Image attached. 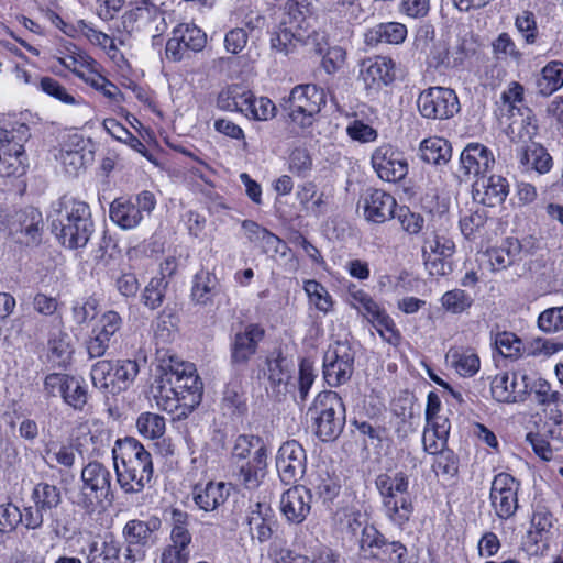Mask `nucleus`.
I'll return each instance as SVG.
<instances>
[{
	"label": "nucleus",
	"instance_id": "obj_1",
	"mask_svg": "<svg viewBox=\"0 0 563 563\" xmlns=\"http://www.w3.org/2000/svg\"><path fill=\"white\" fill-rule=\"evenodd\" d=\"M48 219L52 232L69 249L86 246L93 232L89 205L71 196H63L54 202Z\"/></svg>",
	"mask_w": 563,
	"mask_h": 563
},
{
	"label": "nucleus",
	"instance_id": "obj_2",
	"mask_svg": "<svg viewBox=\"0 0 563 563\" xmlns=\"http://www.w3.org/2000/svg\"><path fill=\"white\" fill-rule=\"evenodd\" d=\"M112 457L117 482L125 493H140L151 482L152 456L136 439H118L112 448Z\"/></svg>",
	"mask_w": 563,
	"mask_h": 563
},
{
	"label": "nucleus",
	"instance_id": "obj_3",
	"mask_svg": "<svg viewBox=\"0 0 563 563\" xmlns=\"http://www.w3.org/2000/svg\"><path fill=\"white\" fill-rule=\"evenodd\" d=\"M376 487L383 499L384 514L395 525L402 527L413 511L412 500L408 492L409 477L404 472L380 474L376 478Z\"/></svg>",
	"mask_w": 563,
	"mask_h": 563
},
{
	"label": "nucleus",
	"instance_id": "obj_4",
	"mask_svg": "<svg viewBox=\"0 0 563 563\" xmlns=\"http://www.w3.org/2000/svg\"><path fill=\"white\" fill-rule=\"evenodd\" d=\"M80 478L81 486L73 503L85 517H90L111 495L112 474L104 464L91 461L82 467Z\"/></svg>",
	"mask_w": 563,
	"mask_h": 563
},
{
	"label": "nucleus",
	"instance_id": "obj_5",
	"mask_svg": "<svg viewBox=\"0 0 563 563\" xmlns=\"http://www.w3.org/2000/svg\"><path fill=\"white\" fill-rule=\"evenodd\" d=\"M313 420L314 434L323 442L335 440L345 424V407L332 390L320 393L308 409Z\"/></svg>",
	"mask_w": 563,
	"mask_h": 563
},
{
	"label": "nucleus",
	"instance_id": "obj_6",
	"mask_svg": "<svg viewBox=\"0 0 563 563\" xmlns=\"http://www.w3.org/2000/svg\"><path fill=\"white\" fill-rule=\"evenodd\" d=\"M325 103V92L322 88L314 84H302L291 89L282 106L294 124L308 129L314 123L317 114Z\"/></svg>",
	"mask_w": 563,
	"mask_h": 563
},
{
	"label": "nucleus",
	"instance_id": "obj_7",
	"mask_svg": "<svg viewBox=\"0 0 563 563\" xmlns=\"http://www.w3.org/2000/svg\"><path fill=\"white\" fill-rule=\"evenodd\" d=\"M30 136V128L25 123H15L10 129L0 128L1 176H21L25 173L27 157L24 143Z\"/></svg>",
	"mask_w": 563,
	"mask_h": 563
},
{
	"label": "nucleus",
	"instance_id": "obj_8",
	"mask_svg": "<svg viewBox=\"0 0 563 563\" xmlns=\"http://www.w3.org/2000/svg\"><path fill=\"white\" fill-rule=\"evenodd\" d=\"M455 243L445 229L428 227L423 235L422 256L431 275L445 276L452 272L451 257Z\"/></svg>",
	"mask_w": 563,
	"mask_h": 563
},
{
	"label": "nucleus",
	"instance_id": "obj_9",
	"mask_svg": "<svg viewBox=\"0 0 563 563\" xmlns=\"http://www.w3.org/2000/svg\"><path fill=\"white\" fill-rule=\"evenodd\" d=\"M168 376V383L172 384L183 399V411L179 420L188 417L190 412L201 402L203 384L197 374L192 363L181 362L169 365L164 369Z\"/></svg>",
	"mask_w": 563,
	"mask_h": 563
},
{
	"label": "nucleus",
	"instance_id": "obj_10",
	"mask_svg": "<svg viewBox=\"0 0 563 563\" xmlns=\"http://www.w3.org/2000/svg\"><path fill=\"white\" fill-rule=\"evenodd\" d=\"M156 206L154 194L143 190L132 197H119L110 205L109 216L113 223L123 230L136 228L150 216Z\"/></svg>",
	"mask_w": 563,
	"mask_h": 563
},
{
	"label": "nucleus",
	"instance_id": "obj_11",
	"mask_svg": "<svg viewBox=\"0 0 563 563\" xmlns=\"http://www.w3.org/2000/svg\"><path fill=\"white\" fill-rule=\"evenodd\" d=\"M159 527L161 520L157 517L148 520L132 519L124 525V563H136L145 559L146 549L153 543V533Z\"/></svg>",
	"mask_w": 563,
	"mask_h": 563
},
{
	"label": "nucleus",
	"instance_id": "obj_12",
	"mask_svg": "<svg viewBox=\"0 0 563 563\" xmlns=\"http://www.w3.org/2000/svg\"><path fill=\"white\" fill-rule=\"evenodd\" d=\"M33 505L24 507L25 528L37 530L44 523V517H52L62 504V492L53 484L41 482L31 493Z\"/></svg>",
	"mask_w": 563,
	"mask_h": 563
},
{
	"label": "nucleus",
	"instance_id": "obj_13",
	"mask_svg": "<svg viewBox=\"0 0 563 563\" xmlns=\"http://www.w3.org/2000/svg\"><path fill=\"white\" fill-rule=\"evenodd\" d=\"M417 106L423 118L432 120H446L460 111L455 91L445 87H430L421 91Z\"/></svg>",
	"mask_w": 563,
	"mask_h": 563
},
{
	"label": "nucleus",
	"instance_id": "obj_14",
	"mask_svg": "<svg viewBox=\"0 0 563 563\" xmlns=\"http://www.w3.org/2000/svg\"><path fill=\"white\" fill-rule=\"evenodd\" d=\"M355 354L347 342L330 345L323 357V377L329 386L345 384L352 376Z\"/></svg>",
	"mask_w": 563,
	"mask_h": 563
},
{
	"label": "nucleus",
	"instance_id": "obj_15",
	"mask_svg": "<svg viewBox=\"0 0 563 563\" xmlns=\"http://www.w3.org/2000/svg\"><path fill=\"white\" fill-rule=\"evenodd\" d=\"M297 5L298 3L292 1L287 3L288 11L272 34L271 47L277 53L287 55L303 40V16Z\"/></svg>",
	"mask_w": 563,
	"mask_h": 563
},
{
	"label": "nucleus",
	"instance_id": "obj_16",
	"mask_svg": "<svg viewBox=\"0 0 563 563\" xmlns=\"http://www.w3.org/2000/svg\"><path fill=\"white\" fill-rule=\"evenodd\" d=\"M519 487V482L510 474L499 473L494 477L489 499L499 519L507 520L516 514Z\"/></svg>",
	"mask_w": 563,
	"mask_h": 563
},
{
	"label": "nucleus",
	"instance_id": "obj_17",
	"mask_svg": "<svg viewBox=\"0 0 563 563\" xmlns=\"http://www.w3.org/2000/svg\"><path fill=\"white\" fill-rule=\"evenodd\" d=\"M371 164L377 176L388 183H397L408 174V163L404 154L390 144H382L374 150Z\"/></svg>",
	"mask_w": 563,
	"mask_h": 563
},
{
	"label": "nucleus",
	"instance_id": "obj_18",
	"mask_svg": "<svg viewBox=\"0 0 563 563\" xmlns=\"http://www.w3.org/2000/svg\"><path fill=\"white\" fill-rule=\"evenodd\" d=\"M307 456L302 445L290 440L282 444L276 456V468L285 484L298 482L306 472Z\"/></svg>",
	"mask_w": 563,
	"mask_h": 563
},
{
	"label": "nucleus",
	"instance_id": "obj_19",
	"mask_svg": "<svg viewBox=\"0 0 563 563\" xmlns=\"http://www.w3.org/2000/svg\"><path fill=\"white\" fill-rule=\"evenodd\" d=\"M207 42L206 34L197 26L179 24L173 31V36L166 43V57L179 62L188 52H200Z\"/></svg>",
	"mask_w": 563,
	"mask_h": 563
},
{
	"label": "nucleus",
	"instance_id": "obj_20",
	"mask_svg": "<svg viewBox=\"0 0 563 563\" xmlns=\"http://www.w3.org/2000/svg\"><path fill=\"white\" fill-rule=\"evenodd\" d=\"M357 207L368 222L384 223L394 218L397 202L390 194L368 188L361 196Z\"/></svg>",
	"mask_w": 563,
	"mask_h": 563
},
{
	"label": "nucleus",
	"instance_id": "obj_21",
	"mask_svg": "<svg viewBox=\"0 0 563 563\" xmlns=\"http://www.w3.org/2000/svg\"><path fill=\"white\" fill-rule=\"evenodd\" d=\"M264 335L265 330L255 323H249L242 330L235 332L230 343L231 364L234 366L246 365L256 354Z\"/></svg>",
	"mask_w": 563,
	"mask_h": 563
},
{
	"label": "nucleus",
	"instance_id": "obj_22",
	"mask_svg": "<svg viewBox=\"0 0 563 563\" xmlns=\"http://www.w3.org/2000/svg\"><path fill=\"white\" fill-rule=\"evenodd\" d=\"M534 453L544 461H551L554 452L563 448V418L544 421L537 433L526 437Z\"/></svg>",
	"mask_w": 563,
	"mask_h": 563
},
{
	"label": "nucleus",
	"instance_id": "obj_23",
	"mask_svg": "<svg viewBox=\"0 0 563 563\" xmlns=\"http://www.w3.org/2000/svg\"><path fill=\"white\" fill-rule=\"evenodd\" d=\"M43 228L42 213L33 207L16 211L9 222L10 233L19 243L36 245L41 241Z\"/></svg>",
	"mask_w": 563,
	"mask_h": 563
},
{
	"label": "nucleus",
	"instance_id": "obj_24",
	"mask_svg": "<svg viewBox=\"0 0 563 563\" xmlns=\"http://www.w3.org/2000/svg\"><path fill=\"white\" fill-rule=\"evenodd\" d=\"M527 379L526 374L500 373L492 380V396L499 402L522 401L528 389Z\"/></svg>",
	"mask_w": 563,
	"mask_h": 563
},
{
	"label": "nucleus",
	"instance_id": "obj_25",
	"mask_svg": "<svg viewBox=\"0 0 563 563\" xmlns=\"http://www.w3.org/2000/svg\"><path fill=\"white\" fill-rule=\"evenodd\" d=\"M473 199L484 206L496 207L501 205L508 194L509 184L499 175L481 176L473 184Z\"/></svg>",
	"mask_w": 563,
	"mask_h": 563
},
{
	"label": "nucleus",
	"instance_id": "obj_26",
	"mask_svg": "<svg viewBox=\"0 0 563 563\" xmlns=\"http://www.w3.org/2000/svg\"><path fill=\"white\" fill-rule=\"evenodd\" d=\"M394 62L389 57L375 56L361 65L360 79L366 89L378 90L394 80Z\"/></svg>",
	"mask_w": 563,
	"mask_h": 563
},
{
	"label": "nucleus",
	"instance_id": "obj_27",
	"mask_svg": "<svg viewBox=\"0 0 563 563\" xmlns=\"http://www.w3.org/2000/svg\"><path fill=\"white\" fill-rule=\"evenodd\" d=\"M312 496L305 486H294L280 498V510L291 523H301L311 510Z\"/></svg>",
	"mask_w": 563,
	"mask_h": 563
},
{
	"label": "nucleus",
	"instance_id": "obj_28",
	"mask_svg": "<svg viewBox=\"0 0 563 563\" xmlns=\"http://www.w3.org/2000/svg\"><path fill=\"white\" fill-rule=\"evenodd\" d=\"M494 163L495 159L492 152L479 143H470L460 156V165L466 176H484Z\"/></svg>",
	"mask_w": 563,
	"mask_h": 563
},
{
	"label": "nucleus",
	"instance_id": "obj_29",
	"mask_svg": "<svg viewBox=\"0 0 563 563\" xmlns=\"http://www.w3.org/2000/svg\"><path fill=\"white\" fill-rule=\"evenodd\" d=\"M233 474L241 486L249 490L256 489L267 474V457L260 454L235 464Z\"/></svg>",
	"mask_w": 563,
	"mask_h": 563
},
{
	"label": "nucleus",
	"instance_id": "obj_30",
	"mask_svg": "<svg viewBox=\"0 0 563 563\" xmlns=\"http://www.w3.org/2000/svg\"><path fill=\"white\" fill-rule=\"evenodd\" d=\"M229 492L222 482L198 483L192 488L195 504L205 511H213L227 500Z\"/></svg>",
	"mask_w": 563,
	"mask_h": 563
},
{
	"label": "nucleus",
	"instance_id": "obj_31",
	"mask_svg": "<svg viewBox=\"0 0 563 563\" xmlns=\"http://www.w3.org/2000/svg\"><path fill=\"white\" fill-rule=\"evenodd\" d=\"M167 380L168 376L164 371V373L155 379L152 387L153 398L159 409L175 413L177 419H179V415L184 411L183 399H180V395H178L175 387Z\"/></svg>",
	"mask_w": 563,
	"mask_h": 563
},
{
	"label": "nucleus",
	"instance_id": "obj_32",
	"mask_svg": "<svg viewBox=\"0 0 563 563\" xmlns=\"http://www.w3.org/2000/svg\"><path fill=\"white\" fill-rule=\"evenodd\" d=\"M247 523L252 537L257 538L260 542H265L273 533L272 527L275 523L274 511L269 505L256 503L247 516Z\"/></svg>",
	"mask_w": 563,
	"mask_h": 563
},
{
	"label": "nucleus",
	"instance_id": "obj_33",
	"mask_svg": "<svg viewBox=\"0 0 563 563\" xmlns=\"http://www.w3.org/2000/svg\"><path fill=\"white\" fill-rule=\"evenodd\" d=\"M220 283L214 274L199 271L192 280L191 300L199 306H208L220 294Z\"/></svg>",
	"mask_w": 563,
	"mask_h": 563
},
{
	"label": "nucleus",
	"instance_id": "obj_34",
	"mask_svg": "<svg viewBox=\"0 0 563 563\" xmlns=\"http://www.w3.org/2000/svg\"><path fill=\"white\" fill-rule=\"evenodd\" d=\"M517 152L519 163L526 170L533 169L539 174H545L552 167L551 155L542 145L536 142L521 145Z\"/></svg>",
	"mask_w": 563,
	"mask_h": 563
},
{
	"label": "nucleus",
	"instance_id": "obj_35",
	"mask_svg": "<svg viewBox=\"0 0 563 563\" xmlns=\"http://www.w3.org/2000/svg\"><path fill=\"white\" fill-rule=\"evenodd\" d=\"M407 36V27L397 22L380 23L369 29L365 34L367 45L400 44Z\"/></svg>",
	"mask_w": 563,
	"mask_h": 563
},
{
	"label": "nucleus",
	"instance_id": "obj_36",
	"mask_svg": "<svg viewBox=\"0 0 563 563\" xmlns=\"http://www.w3.org/2000/svg\"><path fill=\"white\" fill-rule=\"evenodd\" d=\"M520 251L521 245L517 239H506L500 246L487 250L486 256L488 257L492 271H503L512 265Z\"/></svg>",
	"mask_w": 563,
	"mask_h": 563
},
{
	"label": "nucleus",
	"instance_id": "obj_37",
	"mask_svg": "<svg viewBox=\"0 0 563 563\" xmlns=\"http://www.w3.org/2000/svg\"><path fill=\"white\" fill-rule=\"evenodd\" d=\"M251 100V91L241 85H230L220 90L217 96V108L222 111L240 112Z\"/></svg>",
	"mask_w": 563,
	"mask_h": 563
},
{
	"label": "nucleus",
	"instance_id": "obj_38",
	"mask_svg": "<svg viewBox=\"0 0 563 563\" xmlns=\"http://www.w3.org/2000/svg\"><path fill=\"white\" fill-rule=\"evenodd\" d=\"M260 454L262 457H267V448L263 440L257 435L241 434L236 438L232 450L233 465L245 462L252 459V456Z\"/></svg>",
	"mask_w": 563,
	"mask_h": 563
},
{
	"label": "nucleus",
	"instance_id": "obj_39",
	"mask_svg": "<svg viewBox=\"0 0 563 563\" xmlns=\"http://www.w3.org/2000/svg\"><path fill=\"white\" fill-rule=\"evenodd\" d=\"M452 154L449 142L442 137H429L421 142L419 147L420 158L429 164H446Z\"/></svg>",
	"mask_w": 563,
	"mask_h": 563
},
{
	"label": "nucleus",
	"instance_id": "obj_40",
	"mask_svg": "<svg viewBox=\"0 0 563 563\" xmlns=\"http://www.w3.org/2000/svg\"><path fill=\"white\" fill-rule=\"evenodd\" d=\"M434 31L430 27H421L416 36L417 49L432 58L431 64L439 66L448 58V48L442 43H434Z\"/></svg>",
	"mask_w": 563,
	"mask_h": 563
},
{
	"label": "nucleus",
	"instance_id": "obj_41",
	"mask_svg": "<svg viewBox=\"0 0 563 563\" xmlns=\"http://www.w3.org/2000/svg\"><path fill=\"white\" fill-rule=\"evenodd\" d=\"M538 93L550 96L563 86V63L553 60L548 63L536 80Z\"/></svg>",
	"mask_w": 563,
	"mask_h": 563
},
{
	"label": "nucleus",
	"instance_id": "obj_42",
	"mask_svg": "<svg viewBox=\"0 0 563 563\" xmlns=\"http://www.w3.org/2000/svg\"><path fill=\"white\" fill-rule=\"evenodd\" d=\"M449 431L450 426L448 419L434 421L431 424L427 423L422 435L424 451L429 454H437L443 451L448 441Z\"/></svg>",
	"mask_w": 563,
	"mask_h": 563
},
{
	"label": "nucleus",
	"instance_id": "obj_43",
	"mask_svg": "<svg viewBox=\"0 0 563 563\" xmlns=\"http://www.w3.org/2000/svg\"><path fill=\"white\" fill-rule=\"evenodd\" d=\"M446 357L461 376L472 377L479 371V357L472 349H450Z\"/></svg>",
	"mask_w": 563,
	"mask_h": 563
},
{
	"label": "nucleus",
	"instance_id": "obj_44",
	"mask_svg": "<svg viewBox=\"0 0 563 563\" xmlns=\"http://www.w3.org/2000/svg\"><path fill=\"white\" fill-rule=\"evenodd\" d=\"M268 380L277 393H287L291 378V366L280 355L267 361Z\"/></svg>",
	"mask_w": 563,
	"mask_h": 563
},
{
	"label": "nucleus",
	"instance_id": "obj_45",
	"mask_svg": "<svg viewBox=\"0 0 563 563\" xmlns=\"http://www.w3.org/2000/svg\"><path fill=\"white\" fill-rule=\"evenodd\" d=\"M189 527V515L183 510L173 509L170 518V543L189 549L192 539Z\"/></svg>",
	"mask_w": 563,
	"mask_h": 563
},
{
	"label": "nucleus",
	"instance_id": "obj_46",
	"mask_svg": "<svg viewBox=\"0 0 563 563\" xmlns=\"http://www.w3.org/2000/svg\"><path fill=\"white\" fill-rule=\"evenodd\" d=\"M90 375L95 387L112 394L118 393L113 362L107 360L98 361L92 365Z\"/></svg>",
	"mask_w": 563,
	"mask_h": 563
},
{
	"label": "nucleus",
	"instance_id": "obj_47",
	"mask_svg": "<svg viewBox=\"0 0 563 563\" xmlns=\"http://www.w3.org/2000/svg\"><path fill=\"white\" fill-rule=\"evenodd\" d=\"M303 290L309 298V302L314 308L327 314L333 309V299L328 289L314 279H309L303 283Z\"/></svg>",
	"mask_w": 563,
	"mask_h": 563
},
{
	"label": "nucleus",
	"instance_id": "obj_48",
	"mask_svg": "<svg viewBox=\"0 0 563 563\" xmlns=\"http://www.w3.org/2000/svg\"><path fill=\"white\" fill-rule=\"evenodd\" d=\"M324 10L342 22L351 23L360 18L362 9L357 0H324Z\"/></svg>",
	"mask_w": 563,
	"mask_h": 563
},
{
	"label": "nucleus",
	"instance_id": "obj_49",
	"mask_svg": "<svg viewBox=\"0 0 563 563\" xmlns=\"http://www.w3.org/2000/svg\"><path fill=\"white\" fill-rule=\"evenodd\" d=\"M347 302L368 321L383 309L366 291L357 289L355 286L349 289Z\"/></svg>",
	"mask_w": 563,
	"mask_h": 563
},
{
	"label": "nucleus",
	"instance_id": "obj_50",
	"mask_svg": "<svg viewBox=\"0 0 563 563\" xmlns=\"http://www.w3.org/2000/svg\"><path fill=\"white\" fill-rule=\"evenodd\" d=\"M530 523L531 528L528 531V537L534 543H538L545 537V534L549 533L550 529L552 528L553 516L547 507L538 505L533 510Z\"/></svg>",
	"mask_w": 563,
	"mask_h": 563
},
{
	"label": "nucleus",
	"instance_id": "obj_51",
	"mask_svg": "<svg viewBox=\"0 0 563 563\" xmlns=\"http://www.w3.org/2000/svg\"><path fill=\"white\" fill-rule=\"evenodd\" d=\"M473 301L471 295L460 288L444 292L440 299L442 308L453 314L465 312L472 307Z\"/></svg>",
	"mask_w": 563,
	"mask_h": 563
},
{
	"label": "nucleus",
	"instance_id": "obj_52",
	"mask_svg": "<svg viewBox=\"0 0 563 563\" xmlns=\"http://www.w3.org/2000/svg\"><path fill=\"white\" fill-rule=\"evenodd\" d=\"M167 286L168 282L164 277H153L141 295L142 303L151 310L161 307L166 295Z\"/></svg>",
	"mask_w": 563,
	"mask_h": 563
},
{
	"label": "nucleus",
	"instance_id": "obj_53",
	"mask_svg": "<svg viewBox=\"0 0 563 563\" xmlns=\"http://www.w3.org/2000/svg\"><path fill=\"white\" fill-rule=\"evenodd\" d=\"M493 55L500 60L510 59L516 63L522 60V53L506 32L500 33L492 43Z\"/></svg>",
	"mask_w": 563,
	"mask_h": 563
},
{
	"label": "nucleus",
	"instance_id": "obj_54",
	"mask_svg": "<svg viewBox=\"0 0 563 563\" xmlns=\"http://www.w3.org/2000/svg\"><path fill=\"white\" fill-rule=\"evenodd\" d=\"M369 322L375 327L384 341L394 346L399 344L401 339L400 333L396 329L394 320L385 311V309H382L377 314H375V317Z\"/></svg>",
	"mask_w": 563,
	"mask_h": 563
},
{
	"label": "nucleus",
	"instance_id": "obj_55",
	"mask_svg": "<svg viewBox=\"0 0 563 563\" xmlns=\"http://www.w3.org/2000/svg\"><path fill=\"white\" fill-rule=\"evenodd\" d=\"M275 104L268 98H255L251 92V100L244 107L243 114L249 119L266 121L275 117Z\"/></svg>",
	"mask_w": 563,
	"mask_h": 563
},
{
	"label": "nucleus",
	"instance_id": "obj_56",
	"mask_svg": "<svg viewBox=\"0 0 563 563\" xmlns=\"http://www.w3.org/2000/svg\"><path fill=\"white\" fill-rule=\"evenodd\" d=\"M139 432L147 439H158L165 433V419L153 412H143L136 421Z\"/></svg>",
	"mask_w": 563,
	"mask_h": 563
},
{
	"label": "nucleus",
	"instance_id": "obj_57",
	"mask_svg": "<svg viewBox=\"0 0 563 563\" xmlns=\"http://www.w3.org/2000/svg\"><path fill=\"white\" fill-rule=\"evenodd\" d=\"M45 461L51 467H53L54 464H58L70 468L76 461L75 448L73 445L52 444L45 450Z\"/></svg>",
	"mask_w": 563,
	"mask_h": 563
},
{
	"label": "nucleus",
	"instance_id": "obj_58",
	"mask_svg": "<svg viewBox=\"0 0 563 563\" xmlns=\"http://www.w3.org/2000/svg\"><path fill=\"white\" fill-rule=\"evenodd\" d=\"M221 407L230 416L240 417L246 411L245 400L238 385H228L225 387Z\"/></svg>",
	"mask_w": 563,
	"mask_h": 563
},
{
	"label": "nucleus",
	"instance_id": "obj_59",
	"mask_svg": "<svg viewBox=\"0 0 563 563\" xmlns=\"http://www.w3.org/2000/svg\"><path fill=\"white\" fill-rule=\"evenodd\" d=\"M117 374L118 391L125 390L136 378L140 367L134 360H118L113 362Z\"/></svg>",
	"mask_w": 563,
	"mask_h": 563
},
{
	"label": "nucleus",
	"instance_id": "obj_60",
	"mask_svg": "<svg viewBox=\"0 0 563 563\" xmlns=\"http://www.w3.org/2000/svg\"><path fill=\"white\" fill-rule=\"evenodd\" d=\"M495 346L504 357L517 358L525 349L522 341L511 332H500L495 336Z\"/></svg>",
	"mask_w": 563,
	"mask_h": 563
},
{
	"label": "nucleus",
	"instance_id": "obj_61",
	"mask_svg": "<svg viewBox=\"0 0 563 563\" xmlns=\"http://www.w3.org/2000/svg\"><path fill=\"white\" fill-rule=\"evenodd\" d=\"M372 556L387 563H404L407 556V548L398 541H387L380 543L378 551H372Z\"/></svg>",
	"mask_w": 563,
	"mask_h": 563
},
{
	"label": "nucleus",
	"instance_id": "obj_62",
	"mask_svg": "<svg viewBox=\"0 0 563 563\" xmlns=\"http://www.w3.org/2000/svg\"><path fill=\"white\" fill-rule=\"evenodd\" d=\"M99 301L88 297L76 301L71 307V317L76 324L82 325L95 319L98 313Z\"/></svg>",
	"mask_w": 563,
	"mask_h": 563
},
{
	"label": "nucleus",
	"instance_id": "obj_63",
	"mask_svg": "<svg viewBox=\"0 0 563 563\" xmlns=\"http://www.w3.org/2000/svg\"><path fill=\"white\" fill-rule=\"evenodd\" d=\"M314 489L323 501H332L339 494L341 485L335 476L328 472L320 473L314 483Z\"/></svg>",
	"mask_w": 563,
	"mask_h": 563
},
{
	"label": "nucleus",
	"instance_id": "obj_64",
	"mask_svg": "<svg viewBox=\"0 0 563 563\" xmlns=\"http://www.w3.org/2000/svg\"><path fill=\"white\" fill-rule=\"evenodd\" d=\"M538 327L549 333L563 331V306L542 311L538 318Z\"/></svg>",
	"mask_w": 563,
	"mask_h": 563
}]
</instances>
